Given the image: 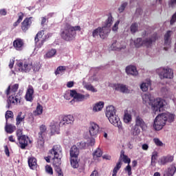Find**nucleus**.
I'll list each match as a JSON object with an SVG mask.
<instances>
[{"label":"nucleus","mask_w":176,"mask_h":176,"mask_svg":"<svg viewBox=\"0 0 176 176\" xmlns=\"http://www.w3.org/2000/svg\"><path fill=\"white\" fill-rule=\"evenodd\" d=\"M74 120V116H58L51 122L50 127H51L52 131L56 133V131L60 130V127H64L67 124H72Z\"/></svg>","instance_id":"f257e3e1"},{"label":"nucleus","mask_w":176,"mask_h":176,"mask_svg":"<svg viewBox=\"0 0 176 176\" xmlns=\"http://www.w3.org/2000/svg\"><path fill=\"white\" fill-rule=\"evenodd\" d=\"M175 120V115L171 113H162L159 114L154 120L153 127L157 131H160L166 126L167 122L173 123Z\"/></svg>","instance_id":"f03ea898"},{"label":"nucleus","mask_w":176,"mask_h":176,"mask_svg":"<svg viewBox=\"0 0 176 176\" xmlns=\"http://www.w3.org/2000/svg\"><path fill=\"white\" fill-rule=\"evenodd\" d=\"M142 100L144 104H148V105L151 106V109H153L155 113H156V112H161L164 107V100L160 98L155 99L152 98L151 94L142 95Z\"/></svg>","instance_id":"7ed1b4c3"},{"label":"nucleus","mask_w":176,"mask_h":176,"mask_svg":"<svg viewBox=\"0 0 176 176\" xmlns=\"http://www.w3.org/2000/svg\"><path fill=\"white\" fill-rule=\"evenodd\" d=\"M80 26H72L69 23H66L63 28L60 29V37L63 41L71 42L76 37V31H80Z\"/></svg>","instance_id":"20e7f679"},{"label":"nucleus","mask_w":176,"mask_h":176,"mask_svg":"<svg viewBox=\"0 0 176 176\" xmlns=\"http://www.w3.org/2000/svg\"><path fill=\"white\" fill-rule=\"evenodd\" d=\"M122 160L124 163L127 164L128 165L125 167L124 170L127 172L128 175L130 176L133 173L131 172V166H130V163H131V160L126 155H121L116 166L114 167L113 170L112 176H116L118 174V171L122 168Z\"/></svg>","instance_id":"39448f33"},{"label":"nucleus","mask_w":176,"mask_h":176,"mask_svg":"<svg viewBox=\"0 0 176 176\" xmlns=\"http://www.w3.org/2000/svg\"><path fill=\"white\" fill-rule=\"evenodd\" d=\"M67 96H70L74 98V100H76V101H78V102H82V101H85V100H87V98H90V95L89 94L83 95L82 94L77 93L75 89L70 90V94H66L65 95V98H66V100H69Z\"/></svg>","instance_id":"423d86ee"},{"label":"nucleus","mask_w":176,"mask_h":176,"mask_svg":"<svg viewBox=\"0 0 176 176\" xmlns=\"http://www.w3.org/2000/svg\"><path fill=\"white\" fill-rule=\"evenodd\" d=\"M16 69L19 72H30L31 69H32V62H31L29 59L23 61L18 62L16 64Z\"/></svg>","instance_id":"0eeeda50"},{"label":"nucleus","mask_w":176,"mask_h":176,"mask_svg":"<svg viewBox=\"0 0 176 176\" xmlns=\"http://www.w3.org/2000/svg\"><path fill=\"white\" fill-rule=\"evenodd\" d=\"M21 94H20V92L16 94H10V96L8 97L7 100V108H10L12 107V104H14V105H17L18 104H21Z\"/></svg>","instance_id":"6e6552de"},{"label":"nucleus","mask_w":176,"mask_h":176,"mask_svg":"<svg viewBox=\"0 0 176 176\" xmlns=\"http://www.w3.org/2000/svg\"><path fill=\"white\" fill-rule=\"evenodd\" d=\"M159 71V75L161 79H173L174 78V72L170 68H160Z\"/></svg>","instance_id":"1a4fd4ad"},{"label":"nucleus","mask_w":176,"mask_h":176,"mask_svg":"<svg viewBox=\"0 0 176 176\" xmlns=\"http://www.w3.org/2000/svg\"><path fill=\"white\" fill-rule=\"evenodd\" d=\"M110 123L115 126V127H118L119 130H123V126H122V122H120V119L116 114H113V116H110L107 117Z\"/></svg>","instance_id":"9d476101"},{"label":"nucleus","mask_w":176,"mask_h":176,"mask_svg":"<svg viewBox=\"0 0 176 176\" xmlns=\"http://www.w3.org/2000/svg\"><path fill=\"white\" fill-rule=\"evenodd\" d=\"M32 16L26 17L21 23V29L23 32H27L32 25Z\"/></svg>","instance_id":"9b49d317"},{"label":"nucleus","mask_w":176,"mask_h":176,"mask_svg":"<svg viewBox=\"0 0 176 176\" xmlns=\"http://www.w3.org/2000/svg\"><path fill=\"white\" fill-rule=\"evenodd\" d=\"M89 132L91 137H97L98 133H100V126L94 122H91Z\"/></svg>","instance_id":"f8f14e48"},{"label":"nucleus","mask_w":176,"mask_h":176,"mask_svg":"<svg viewBox=\"0 0 176 176\" xmlns=\"http://www.w3.org/2000/svg\"><path fill=\"white\" fill-rule=\"evenodd\" d=\"M135 125L139 126L143 131H145L148 128L146 122L142 119V117L140 116H136L135 118Z\"/></svg>","instance_id":"ddd939ff"},{"label":"nucleus","mask_w":176,"mask_h":176,"mask_svg":"<svg viewBox=\"0 0 176 176\" xmlns=\"http://www.w3.org/2000/svg\"><path fill=\"white\" fill-rule=\"evenodd\" d=\"M172 162H174V155H164L158 160V163L160 166H165L167 163H172Z\"/></svg>","instance_id":"4468645a"},{"label":"nucleus","mask_w":176,"mask_h":176,"mask_svg":"<svg viewBox=\"0 0 176 176\" xmlns=\"http://www.w3.org/2000/svg\"><path fill=\"white\" fill-rule=\"evenodd\" d=\"M157 39V36L156 34H153L151 37L146 38V39L142 41L143 46H146V47H151L153 43H155Z\"/></svg>","instance_id":"2eb2a0df"},{"label":"nucleus","mask_w":176,"mask_h":176,"mask_svg":"<svg viewBox=\"0 0 176 176\" xmlns=\"http://www.w3.org/2000/svg\"><path fill=\"white\" fill-rule=\"evenodd\" d=\"M13 46L15 48V50H18L19 52H21L24 47V40L20 38H16L13 41Z\"/></svg>","instance_id":"dca6fc26"},{"label":"nucleus","mask_w":176,"mask_h":176,"mask_svg":"<svg viewBox=\"0 0 176 176\" xmlns=\"http://www.w3.org/2000/svg\"><path fill=\"white\" fill-rule=\"evenodd\" d=\"M19 145L21 149H25V147L28 146V141H30V138L23 135L21 138H18Z\"/></svg>","instance_id":"f3484780"},{"label":"nucleus","mask_w":176,"mask_h":176,"mask_svg":"<svg viewBox=\"0 0 176 176\" xmlns=\"http://www.w3.org/2000/svg\"><path fill=\"white\" fill-rule=\"evenodd\" d=\"M25 98L26 101H29L30 102L34 101V87L30 85L28 87Z\"/></svg>","instance_id":"a211bd4d"},{"label":"nucleus","mask_w":176,"mask_h":176,"mask_svg":"<svg viewBox=\"0 0 176 176\" xmlns=\"http://www.w3.org/2000/svg\"><path fill=\"white\" fill-rule=\"evenodd\" d=\"M50 155H61L63 154V147L60 144L54 145L52 148L49 151Z\"/></svg>","instance_id":"6ab92c4d"},{"label":"nucleus","mask_w":176,"mask_h":176,"mask_svg":"<svg viewBox=\"0 0 176 176\" xmlns=\"http://www.w3.org/2000/svg\"><path fill=\"white\" fill-rule=\"evenodd\" d=\"M70 163L73 168H78V167H79V159L78 158V155H70Z\"/></svg>","instance_id":"aec40b11"},{"label":"nucleus","mask_w":176,"mask_h":176,"mask_svg":"<svg viewBox=\"0 0 176 176\" xmlns=\"http://www.w3.org/2000/svg\"><path fill=\"white\" fill-rule=\"evenodd\" d=\"M52 163L54 170L56 168H61V167H60L61 165V157L58 155H54V157L52 158Z\"/></svg>","instance_id":"412c9836"},{"label":"nucleus","mask_w":176,"mask_h":176,"mask_svg":"<svg viewBox=\"0 0 176 176\" xmlns=\"http://www.w3.org/2000/svg\"><path fill=\"white\" fill-rule=\"evenodd\" d=\"M109 32H111V28H105L104 26L100 28V38H101V39H105V38L108 37Z\"/></svg>","instance_id":"4be33fe9"},{"label":"nucleus","mask_w":176,"mask_h":176,"mask_svg":"<svg viewBox=\"0 0 176 176\" xmlns=\"http://www.w3.org/2000/svg\"><path fill=\"white\" fill-rule=\"evenodd\" d=\"M19 90V84H14V85L8 86L7 89L6 90V96H9L10 94H16V91Z\"/></svg>","instance_id":"5701e85b"},{"label":"nucleus","mask_w":176,"mask_h":176,"mask_svg":"<svg viewBox=\"0 0 176 176\" xmlns=\"http://www.w3.org/2000/svg\"><path fill=\"white\" fill-rule=\"evenodd\" d=\"M126 72L128 75H132L133 76H137V75H138V71H137V67L133 65H129L126 67Z\"/></svg>","instance_id":"b1692460"},{"label":"nucleus","mask_w":176,"mask_h":176,"mask_svg":"<svg viewBox=\"0 0 176 176\" xmlns=\"http://www.w3.org/2000/svg\"><path fill=\"white\" fill-rule=\"evenodd\" d=\"M28 166L31 170H36L38 167V163L36 162V158L31 157L28 160Z\"/></svg>","instance_id":"393cba45"},{"label":"nucleus","mask_w":176,"mask_h":176,"mask_svg":"<svg viewBox=\"0 0 176 176\" xmlns=\"http://www.w3.org/2000/svg\"><path fill=\"white\" fill-rule=\"evenodd\" d=\"M40 131L38 133V137L45 138L46 137V135L47 133L46 132L47 131V128L46 127V125L42 124L39 127Z\"/></svg>","instance_id":"a878e982"},{"label":"nucleus","mask_w":176,"mask_h":176,"mask_svg":"<svg viewBox=\"0 0 176 176\" xmlns=\"http://www.w3.org/2000/svg\"><path fill=\"white\" fill-rule=\"evenodd\" d=\"M25 119V114L23 115V112H19L16 118V124L17 126V127H19V126H20V124H21V122H24Z\"/></svg>","instance_id":"bb28decb"},{"label":"nucleus","mask_w":176,"mask_h":176,"mask_svg":"<svg viewBox=\"0 0 176 176\" xmlns=\"http://www.w3.org/2000/svg\"><path fill=\"white\" fill-rule=\"evenodd\" d=\"M116 114V110L115 109V107L109 106L106 109V116L108 118L109 116H112L113 115Z\"/></svg>","instance_id":"cd10ccee"},{"label":"nucleus","mask_w":176,"mask_h":176,"mask_svg":"<svg viewBox=\"0 0 176 176\" xmlns=\"http://www.w3.org/2000/svg\"><path fill=\"white\" fill-rule=\"evenodd\" d=\"M141 133V128L137 125H134L131 128V134L133 137H137V135H140Z\"/></svg>","instance_id":"c85d7f7f"},{"label":"nucleus","mask_w":176,"mask_h":176,"mask_svg":"<svg viewBox=\"0 0 176 176\" xmlns=\"http://www.w3.org/2000/svg\"><path fill=\"white\" fill-rule=\"evenodd\" d=\"M5 130L6 131V133H8V134H12V133H14V130H16V126L9 124H8V122H6Z\"/></svg>","instance_id":"c756f323"},{"label":"nucleus","mask_w":176,"mask_h":176,"mask_svg":"<svg viewBox=\"0 0 176 176\" xmlns=\"http://www.w3.org/2000/svg\"><path fill=\"white\" fill-rule=\"evenodd\" d=\"M18 19L16 20V21H15L13 23V27L14 28H16V27H17V25H19V24H20V23H21V21H23V19H24V13H23V12H20L18 13Z\"/></svg>","instance_id":"7c9ffc66"},{"label":"nucleus","mask_w":176,"mask_h":176,"mask_svg":"<svg viewBox=\"0 0 176 176\" xmlns=\"http://www.w3.org/2000/svg\"><path fill=\"white\" fill-rule=\"evenodd\" d=\"M113 23V17L112 16L111 14H110L107 19L106 20L105 23H104V25L103 27L106 28H111V26L112 25Z\"/></svg>","instance_id":"2f4dec72"},{"label":"nucleus","mask_w":176,"mask_h":176,"mask_svg":"<svg viewBox=\"0 0 176 176\" xmlns=\"http://www.w3.org/2000/svg\"><path fill=\"white\" fill-rule=\"evenodd\" d=\"M37 148H39V149H43L45 148V138H38Z\"/></svg>","instance_id":"473e14b6"},{"label":"nucleus","mask_w":176,"mask_h":176,"mask_svg":"<svg viewBox=\"0 0 176 176\" xmlns=\"http://www.w3.org/2000/svg\"><path fill=\"white\" fill-rule=\"evenodd\" d=\"M116 90H120L122 93H127L129 89L124 85L118 84L116 85Z\"/></svg>","instance_id":"72a5a7b5"},{"label":"nucleus","mask_w":176,"mask_h":176,"mask_svg":"<svg viewBox=\"0 0 176 176\" xmlns=\"http://www.w3.org/2000/svg\"><path fill=\"white\" fill-rule=\"evenodd\" d=\"M102 108H104V102H99L94 106L93 109L94 112H98L101 111Z\"/></svg>","instance_id":"f704fd0d"},{"label":"nucleus","mask_w":176,"mask_h":176,"mask_svg":"<svg viewBox=\"0 0 176 176\" xmlns=\"http://www.w3.org/2000/svg\"><path fill=\"white\" fill-rule=\"evenodd\" d=\"M70 155H79L80 151L76 145H73L69 150Z\"/></svg>","instance_id":"c9c22d12"},{"label":"nucleus","mask_w":176,"mask_h":176,"mask_svg":"<svg viewBox=\"0 0 176 176\" xmlns=\"http://www.w3.org/2000/svg\"><path fill=\"white\" fill-rule=\"evenodd\" d=\"M67 71V67L66 66H59L57 67L55 75H60V74H64Z\"/></svg>","instance_id":"e433bc0d"},{"label":"nucleus","mask_w":176,"mask_h":176,"mask_svg":"<svg viewBox=\"0 0 176 176\" xmlns=\"http://www.w3.org/2000/svg\"><path fill=\"white\" fill-rule=\"evenodd\" d=\"M44 32H45V31L41 30L36 34V35L34 38V41H35L36 45H38V42H39L40 39H41V38L43 36Z\"/></svg>","instance_id":"4c0bfd02"},{"label":"nucleus","mask_w":176,"mask_h":176,"mask_svg":"<svg viewBox=\"0 0 176 176\" xmlns=\"http://www.w3.org/2000/svg\"><path fill=\"white\" fill-rule=\"evenodd\" d=\"M56 53H57V51L54 49H52L47 52V54H45V57L47 58H52V57H54Z\"/></svg>","instance_id":"58836bf2"},{"label":"nucleus","mask_w":176,"mask_h":176,"mask_svg":"<svg viewBox=\"0 0 176 176\" xmlns=\"http://www.w3.org/2000/svg\"><path fill=\"white\" fill-rule=\"evenodd\" d=\"M151 86V81H148L147 82H143L140 85V89L142 91H148V87Z\"/></svg>","instance_id":"ea45409f"},{"label":"nucleus","mask_w":176,"mask_h":176,"mask_svg":"<svg viewBox=\"0 0 176 176\" xmlns=\"http://www.w3.org/2000/svg\"><path fill=\"white\" fill-rule=\"evenodd\" d=\"M171 36V31H168L164 35V43L165 45H170V37Z\"/></svg>","instance_id":"a19ab883"},{"label":"nucleus","mask_w":176,"mask_h":176,"mask_svg":"<svg viewBox=\"0 0 176 176\" xmlns=\"http://www.w3.org/2000/svg\"><path fill=\"white\" fill-rule=\"evenodd\" d=\"M131 34H135L137 31H138V23H133L131 24L130 27Z\"/></svg>","instance_id":"79ce46f5"},{"label":"nucleus","mask_w":176,"mask_h":176,"mask_svg":"<svg viewBox=\"0 0 176 176\" xmlns=\"http://www.w3.org/2000/svg\"><path fill=\"white\" fill-rule=\"evenodd\" d=\"M176 173V166L175 165L173 164L171 166L168 168V174L169 176H173Z\"/></svg>","instance_id":"37998d69"},{"label":"nucleus","mask_w":176,"mask_h":176,"mask_svg":"<svg viewBox=\"0 0 176 176\" xmlns=\"http://www.w3.org/2000/svg\"><path fill=\"white\" fill-rule=\"evenodd\" d=\"M43 113V107L41 104H38L36 109V111H34L35 115H42Z\"/></svg>","instance_id":"c03bdc74"},{"label":"nucleus","mask_w":176,"mask_h":176,"mask_svg":"<svg viewBox=\"0 0 176 176\" xmlns=\"http://www.w3.org/2000/svg\"><path fill=\"white\" fill-rule=\"evenodd\" d=\"M32 69H33L34 72H38L41 69V64L38 62L34 63L32 64Z\"/></svg>","instance_id":"a18cd8bd"},{"label":"nucleus","mask_w":176,"mask_h":176,"mask_svg":"<svg viewBox=\"0 0 176 176\" xmlns=\"http://www.w3.org/2000/svg\"><path fill=\"white\" fill-rule=\"evenodd\" d=\"M134 44L135 47H141V46H144L142 44V38H138L134 41Z\"/></svg>","instance_id":"49530a36"},{"label":"nucleus","mask_w":176,"mask_h":176,"mask_svg":"<svg viewBox=\"0 0 176 176\" xmlns=\"http://www.w3.org/2000/svg\"><path fill=\"white\" fill-rule=\"evenodd\" d=\"M131 115L129 113H125L124 116V123H130L131 122Z\"/></svg>","instance_id":"de8ad7c7"},{"label":"nucleus","mask_w":176,"mask_h":176,"mask_svg":"<svg viewBox=\"0 0 176 176\" xmlns=\"http://www.w3.org/2000/svg\"><path fill=\"white\" fill-rule=\"evenodd\" d=\"M127 7V2H124L121 4V6L118 8L119 13H123L124 12V9Z\"/></svg>","instance_id":"09e8293b"},{"label":"nucleus","mask_w":176,"mask_h":176,"mask_svg":"<svg viewBox=\"0 0 176 176\" xmlns=\"http://www.w3.org/2000/svg\"><path fill=\"white\" fill-rule=\"evenodd\" d=\"M100 30H101V27H98V28L95 29L92 32L93 38H97L98 35L100 36Z\"/></svg>","instance_id":"8fccbe9b"},{"label":"nucleus","mask_w":176,"mask_h":176,"mask_svg":"<svg viewBox=\"0 0 176 176\" xmlns=\"http://www.w3.org/2000/svg\"><path fill=\"white\" fill-rule=\"evenodd\" d=\"M13 119V112L12 111H7L6 113V120L8 122V119Z\"/></svg>","instance_id":"3c124183"},{"label":"nucleus","mask_w":176,"mask_h":176,"mask_svg":"<svg viewBox=\"0 0 176 176\" xmlns=\"http://www.w3.org/2000/svg\"><path fill=\"white\" fill-rule=\"evenodd\" d=\"M119 24H120V21H117L112 28V31L116 32L119 30Z\"/></svg>","instance_id":"603ef678"},{"label":"nucleus","mask_w":176,"mask_h":176,"mask_svg":"<svg viewBox=\"0 0 176 176\" xmlns=\"http://www.w3.org/2000/svg\"><path fill=\"white\" fill-rule=\"evenodd\" d=\"M46 172L50 174V175H53V168L52 166L47 165L45 166Z\"/></svg>","instance_id":"864d4df0"},{"label":"nucleus","mask_w":176,"mask_h":176,"mask_svg":"<svg viewBox=\"0 0 176 176\" xmlns=\"http://www.w3.org/2000/svg\"><path fill=\"white\" fill-rule=\"evenodd\" d=\"M153 141L157 146H163V142L159 138H154Z\"/></svg>","instance_id":"5fc2aeb1"},{"label":"nucleus","mask_w":176,"mask_h":176,"mask_svg":"<svg viewBox=\"0 0 176 176\" xmlns=\"http://www.w3.org/2000/svg\"><path fill=\"white\" fill-rule=\"evenodd\" d=\"M168 5L169 8H175L176 6V0H169Z\"/></svg>","instance_id":"6e6d98bb"},{"label":"nucleus","mask_w":176,"mask_h":176,"mask_svg":"<svg viewBox=\"0 0 176 176\" xmlns=\"http://www.w3.org/2000/svg\"><path fill=\"white\" fill-rule=\"evenodd\" d=\"M87 90H89L90 91H93V93H96L97 90L93 87L91 85H87Z\"/></svg>","instance_id":"4d7b16f0"},{"label":"nucleus","mask_w":176,"mask_h":176,"mask_svg":"<svg viewBox=\"0 0 176 176\" xmlns=\"http://www.w3.org/2000/svg\"><path fill=\"white\" fill-rule=\"evenodd\" d=\"M56 173H57L58 176H64V174L63 173V170H61V168H56L55 169Z\"/></svg>","instance_id":"13d9d810"},{"label":"nucleus","mask_w":176,"mask_h":176,"mask_svg":"<svg viewBox=\"0 0 176 176\" xmlns=\"http://www.w3.org/2000/svg\"><path fill=\"white\" fill-rule=\"evenodd\" d=\"M16 137H17L18 139L23 137V130L17 129V131H16Z\"/></svg>","instance_id":"bf43d9fd"},{"label":"nucleus","mask_w":176,"mask_h":176,"mask_svg":"<svg viewBox=\"0 0 176 176\" xmlns=\"http://www.w3.org/2000/svg\"><path fill=\"white\" fill-rule=\"evenodd\" d=\"M77 146H79L80 149H85V147L86 146V143L78 142L77 143Z\"/></svg>","instance_id":"052dcab7"},{"label":"nucleus","mask_w":176,"mask_h":176,"mask_svg":"<svg viewBox=\"0 0 176 176\" xmlns=\"http://www.w3.org/2000/svg\"><path fill=\"white\" fill-rule=\"evenodd\" d=\"M93 155H102V151L100 148H96Z\"/></svg>","instance_id":"680f3d73"},{"label":"nucleus","mask_w":176,"mask_h":176,"mask_svg":"<svg viewBox=\"0 0 176 176\" xmlns=\"http://www.w3.org/2000/svg\"><path fill=\"white\" fill-rule=\"evenodd\" d=\"M8 14V12L6 9H1L0 10V15L1 16H6Z\"/></svg>","instance_id":"e2e57ef3"},{"label":"nucleus","mask_w":176,"mask_h":176,"mask_svg":"<svg viewBox=\"0 0 176 176\" xmlns=\"http://www.w3.org/2000/svg\"><path fill=\"white\" fill-rule=\"evenodd\" d=\"M158 156L159 155H153L151 156V163H155V162H156V159H157Z\"/></svg>","instance_id":"0e129e2a"},{"label":"nucleus","mask_w":176,"mask_h":176,"mask_svg":"<svg viewBox=\"0 0 176 176\" xmlns=\"http://www.w3.org/2000/svg\"><path fill=\"white\" fill-rule=\"evenodd\" d=\"M74 81H69L67 83V87L71 89V87H74Z\"/></svg>","instance_id":"69168bd1"},{"label":"nucleus","mask_w":176,"mask_h":176,"mask_svg":"<svg viewBox=\"0 0 176 176\" xmlns=\"http://www.w3.org/2000/svg\"><path fill=\"white\" fill-rule=\"evenodd\" d=\"M14 65V60L12 59L10 60V63H9V68H10V69H12V68H13V66Z\"/></svg>","instance_id":"338daca9"},{"label":"nucleus","mask_w":176,"mask_h":176,"mask_svg":"<svg viewBox=\"0 0 176 176\" xmlns=\"http://www.w3.org/2000/svg\"><path fill=\"white\" fill-rule=\"evenodd\" d=\"M45 43V39H43L41 41V42H38L37 44H36V45H38V47H42V46H43V44Z\"/></svg>","instance_id":"774afa93"}]
</instances>
